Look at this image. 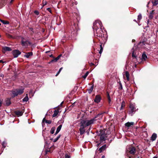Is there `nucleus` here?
Masks as SVG:
<instances>
[{
	"label": "nucleus",
	"instance_id": "obj_1",
	"mask_svg": "<svg viewBox=\"0 0 158 158\" xmlns=\"http://www.w3.org/2000/svg\"><path fill=\"white\" fill-rule=\"evenodd\" d=\"M99 27L100 29H102V23L100 21H96L93 23V29L94 30V33H95V31L99 29Z\"/></svg>",
	"mask_w": 158,
	"mask_h": 158
},
{
	"label": "nucleus",
	"instance_id": "obj_2",
	"mask_svg": "<svg viewBox=\"0 0 158 158\" xmlns=\"http://www.w3.org/2000/svg\"><path fill=\"white\" fill-rule=\"evenodd\" d=\"M24 89L22 88L20 89H17L12 91V93L14 97L17 96L22 94L24 92Z\"/></svg>",
	"mask_w": 158,
	"mask_h": 158
},
{
	"label": "nucleus",
	"instance_id": "obj_3",
	"mask_svg": "<svg viewBox=\"0 0 158 158\" xmlns=\"http://www.w3.org/2000/svg\"><path fill=\"white\" fill-rule=\"evenodd\" d=\"M126 152L127 153L128 152L131 154L134 155L136 152V149L134 147L130 145L127 148Z\"/></svg>",
	"mask_w": 158,
	"mask_h": 158
},
{
	"label": "nucleus",
	"instance_id": "obj_4",
	"mask_svg": "<svg viewBox=\"0 0 158 158\" xmlns=\"http://www.w3.org/2000/svg\"><path fill=\"white\" fill-rule=\"evenodd\" d=\"M96 33L95 32V33H94L95 35L101 38L103 36L104 34L102 31V29H99L98 30H96Z\"/></svg>",
	"mask_w": 158,
	"mask_h": 158
},
{
	"label": "nucleus",
	"instance_id": "obj_5",
	"mask_svg": "<svg viewBox=\"0 0 158 158\" xmlns=\"http://www.w3.org/2000/svg\"><path fill=\"white\" fill-rule=\"evenodd\" d=\"M130 110L129 111V114H130L131 115H132L133 113H135L136 111L135 104H130Z\"/></svg>",
	"mask_w": 158,
	"mask_h": 158
},
{
	"label": "nucleus",
	"instance_id": "obj_6",
	"mask_svg": "<svg viewBox=\"0 0 158 158\" xmlns=\"http://www.w3.org/2000/svg\"><path fill=\"white\" fill-rule=\"evenodd\" d=\"M21 44L23 46L27 47L28 46L29 44H30V43L28 41L22 38L21 40Z\"/></svg>",
	"mask_w": 158,
	"mask_h": 158
},
{
	"label": "nucleus",
	"instance_id": "obj_7",
	"mask_svg": "<svg viewBox=\"0 0 158 158\" xmlns=\"http://www.w3.org/2000/svg\"><path fill=\"white\" fill-rule=\"evenodd\" d=\"M21 52L18 50H14L12 52V54L15 58H16L18 57L19 55H20Z\"/></svg>",
	"mask_w": 158,
	"mask_h": 158
},
{
	"label": "nucleus",
	"instance_id": "obj_8",
	"mask_svg": "<svg viewBox=\"0 0 158 158\" xmlns=\"http://www.w3.org/2000/svg\"><path fill=\"white\" fill-rule=\"evenodd\" d=\"M101 100V98L99 95H96L95 96L94 101L96 103H98L100 102Z\"/></svg>",
	"mask_w": 158,
	"mask_h": 158
},
{
	"label": "nucleus",
	"instance_id": "obj_9",
	"mask_svg": "<svg viewBox=\"0 0 158 158\" xmlns=\"http://www.w3.org/2000/svg\"><path fill=\"white\" fill-rule=\"evenodd\" d=\"M95 120L94 118L91 119L89 120H86V127L89 126L90 124H93Z\"/></svg>",
	"mask_w": 158,
	"mask_h": 158
},
{
	"label": "nucleus",
	"instance_id": "obj_10",
	"mask_svg": "<svg viewBox=\"0 0 158 158\" xmlns=\"http://www.w3.org/2000/svg\"><path fill=\"white\" fill-rule=\"evenodd\" d=\"M147 58V56L146 54L144 53H143L141 56V58L140 59L141 60V62H143L146 61V60Z\"/></svg>",
	"mask_w": 158,
	"mask_h": 158
},
{
	"label": "nucleus",
	"instance_id": "obj_11",
	"mask_svg": "<svg viewBox=\"0 0 158 158\" xmlns=\"http://www.w3.org/2000/svg\"><path fill=\"white\" fill-rule=\"evenodd\" d=\"M106 139V135L105 134H102L100 135V140L101 142L105 141Z\"/></svg>",
	"mask_w": 158,
	"mask_h": 158
},
{
	"label": "nucleus",
	"instance_id": "obj_12",
	"mask_svg": "<svg viewBox=\"0 0 158 158\" xmlns=\"http://www.w3.org/2000/svg\"><path fill=\"white\" fill-rule=\"evenodd\" d=\"M2 50V52H5L6 51H11L12 49L10 48L9 47L5 46L3 47Z\"/></svg>",
	"mask_w": 158,
	"mask_h": 158
},
{
	"label": "nucleus",
	"instance_id": "obj_13",
	"mask_svg": "<svg viewBox=\"0 0 158 158\" xmlns=\"http://www.w3.org/2000/svg\"><path fill=\"white\" fill-rule=\"evenodd\" d=\"M107 147L106 144L102 146L98 149V151L100 153L104 151L106 148Z\"/></svg>",
	"mask_w": 158,
	"mask_h": 158
},
{
	"label": "nucleus",
	"instance_id": "obj_14",
	"mask_svg": "<svg viewBox=\"0 0 158 158\" xmlns=\"http://www.w3.org/2000/svg\"><path fill=\"white\" fill-rule=\"evenodd\" d=\"M157 137V134L156 133H154L152 134L151 137V140L152 141H153L156 139Z\"/></svg>",
	"mask_w": 158,
	"mask_h": 158
},
{
	"label": "nucleus",
	"instance_id": "obj_15",
	"mask_svg": "<svg viewBox=\"0 0 158 158\" xmlns=\"http://www.w3.org/2000/svg\"><path fill=\"white\" fill-rule=\"evenodd\" d=\"M134 125V123L133 122H128L125 124V126L128 128L132 127Z\"/></svg>",
	"mask_w": 158,
	"mask_h": 158
},
{
	"label": "nucleus",
	"instance_id": "obj_16",
	"mask_svg": "<svg viewBox=\"0 0 158 158\" xmlns=\"http://www.w3.org/2000/svg\"><path fill=\"white\" fill-rule=\"evenodd\" d=\"M15 114L18 116H22L23 112L22 111L17 110L15 111Z\"/></svg>",
	"mask_w": 158,
	"mask_h": 158
},
{
	"label": "nucleus",
	"instance_id": "obj_17",
	"mask_svg": "<svg viewBox=\"0 0 158 158\" xmlns=\"http://www.w3.org/2000/svg\"><path fill=\"white\" fill-rule=\"evenodd\" d=\"M80 127H86V120H83L80 123Z\"/></svg>",
	"mask_w": 158,
	"mask_h": 158
},
{
	"label": "nucleus",
	"instance_id": "obj_18",
	"mask_svg": "<svg viewBox=\"0 0 158 158\" xmlns=\"http://www.w3.org/2000/svg\"><path fill=\"white\" fill-rule=\"evenodd\" d=\"M85 127H81L80 128L79 130L80 131V133L81 135L83 134L85 131Z\"/></svg>",
	"mask_w": 158,
	"mask_h": 158
},
{
	"label": "nucleus",
	"instance_id": "obj_19",
	"mask_svg": "<svg viewBox=\"0 0 158 158\" xmlns=\"http://www.w3.org/2000/svg\"><path fill=\"white\" fill-rule=\"evenodd\" d=\"M62 126V125H60L58 127L56 131V133L55 134V135H56L60 131L61 128Z\"/></svg>",
	"mask_w": 158,
	"mask_h": 158
},
{
	"label": "nucleus",
	"instance_id": "obj_20",
	"mask_svg": "<svg viewBox=\"0 0 158 158\" xmlns=\"http://www.w3.org/2000/svg\"><path fill=\"white\" fill-rule=\"evenodd\" d=\"M33 54V53L32 52H29L27 53L26 54H25L24 56V57L28 58L30 56H32Z\"/></svg>",
	"mask_w": 158,
	"mask_h": 158
},
{
	"label": "nucleus",
	"instance_id": "obj_21",
	"mask_svg": "<svg viewBox=\"0 0 158 158\" xmlns=\"http://www.w3.org/2000/svg\"><path fill=\"white\" fill-rule=\"evenodd\" d=\"M61 55H59L57 57L54 59L53 60H51L50 62H56L59 59L60 57L61 56Z\"/></svg>",
	"mask_w": 158,
	"mask_h": 158
},
{
	"label": "nucleus",
	"instance_id": "obj_22",
	"mask_svg": "<svg viewBox=\"0 0 158 158\" xmlns=\"http://www.w3.org/2000/svg\"><path fill=\"white\" fill-rule=\"evenodd\" d=\"M11 104L10 99L7 98L6 101V106H9Z\"/></svg>",
	"mask_w": 158,
	"mask_h": 158
},
{
	"label": "nucleus",
	"instance_id": "obj_23",
	"mask_svg": "<svg viewBox=\"0 0 158 158\" xmlns=\"http://www.w3.org/2000/svg\"><path fill=\"white\" fill-rule=\"evenodd\" d=\"M45 122L47 123H48L49 124H50L51 123H52V121L50 120H46L45 119V118H44L43 120V121H42V122Z\"/></svg>",
	"mask_w": 158,
	"mask_h": 158
},
{
	"label": "nucleus",
	"instance_id": "obj_24",
	"mask_svg": "<svg viewBox=\"0 0 158 158\" xmlns=\"http://www.w3.org/2000/svg\"><path fill=\"white\" fill-rule=\"evenodd\" d=\"M153 6H156L158 5V0H153L152 1Z\"/></svg>",
	"mask_w": 158,
	"mask_h": 158
},
{
	"label": "nucleus",
	"instance_id": "obj_25",
	"mask_svg": "<svg viewBox=\"0 0 158 158\" xmlns=\"http://www.w3.org/2000/svg\"><path fill=\"white\" fill-rule=\"evenodd\" d=\"M59 113V111L55 110L54 112V113L52 115V117H56Z\"/></svg>",
	"mask_w": 158,
	"mask_h": 158
},
{
	"label": "nucleus",
	"instance_id": "obj_26",
	"mask_svg": "<svg viewBox=\"0 0 158 158\" xmlns=\"http://www.w3.org/2000/svg\"><path fill=\"white\" fill-rule=\"evenodd\" d=\"M126 76L127 77V80L128 81L129 80V74L128 71H126L125 72Z\"/></svg>",
	"mask_w": 158,
	"mask_h": 158
},
{
	"label": "nucleus",
	"instance_id": "obj_27",
	"mask_svg": "<svg viewBox=\"0 0 158 158\" xmlns=\"http://www.w3.org/2000/svg\"><path fill=\"white\" fill-rule=\"evenodd\" d=\"M0 21L4 24H8L9 23V21H5L0 19Z\"/></svg>",
	"mask_w": 158,
	"mask_h": 158
},
{
	"label": "nucleus",
	"instance_id": "obj_28",
	"mask_svg": "<svg viewBox=\"0 0 158 158\" xmlns=\"http://www.w3.org/2000/svg\"><path fill=\"white\" fill-rule=\"evenodd\" d=\"M28 100V97L27 94L26 95V96L23 99V102H27Z\"/></svg>",
	"mask_w": 158,
	"mask_h": 158
},
{
	"label": "nucleus",
	"instance_id": "obj_29",
	"mask_svg": "<svg viewBox=\"0 0 158 158\" xmlns=\"http://www.w3.org/2000/svg\"><path fill=\"white\" fill-rule=\"evenodd\" d=\"M94 88V85H92L90 88L88 89V91L89 94H90Z\"/></svg>",
	"mask_w": 158,
	"mask_h": 158
},
{
	"label": "nucleus",
	"instance_id": "obj_30",
	"mask_svg": "<svg viewBox=\"0 0 158 158\" xmlns=\"http://www.w3.org/2000/svg\"><path fill=\"white\" fill-rule=\"evenodd\" d=\"M125 102L124 101H123L121 103V106L120 108V110L123 109V108L125 107Z\"/></svg>",
	"mask_w": 158,
	"mask_h": 158
},
{
	"label": "nucleus",
	"instance_id": "obj_31",
	"mask_svg": "<svg viewBox=\"0 0 158 158\" xmlns=\"http://www.w3.org/2000/svg\"><path fill=\"white\" fill-rule=\"evenodd\" d=\"M55 127H52L51 130L50 132L52 134H53L55 131Z\"/></svg>",
	"mask_w": 158,
	"mask_h": 158
},
{
	"label": "nucleus",
	"instance_id": "obj_32",
	"mask_svg": "<svg viewBox=\"0 0 158 158\" xmlns=\"http://www.w3.org/2000/svg\"><path fill=\"white\" fill-rule=\"evenodd\" d=\"M60 136L61 135H59L55 139H54V140H53V142H56L58 140V139L60 138Z\"/></svg>",
	"mask_w": 158,
	"mask_h": 158
},
{
	"label": "nucleus",
	"instance_id": "obj_33",
	"mask_svg": "<svg viewBox=\"0 0 158 158\" xmlns=\"http://www.w3.org/2000/svg\"><path fill=\"white\" fill-rule=\"evenodd\" d=\"M107 98L108 99L109 104V105H110V102H111V99H110V97L108 94H107Z\"/></svg>",
	"mask_w": 158,
	"mask_h": 158
},
{
	"label": "nucleus",
	"instance_id": "obj_34",
	"mask_svg": "<svg viewBox=\"0 0 158 158\" xmlns=\"http://www.w3.org/2000/svg\"><path fill=\"white\" fill-rule=\"evenodd\" d=\"M47 2L46 1H44V0H43V6L41 7V9H42L43 8V7H44V6L46 5L47 4Z\"/></svg>",
	"mask_w": 158,
	"mask_h": 158
},
{
	"label": "nucleus",
	"instance_id": "obj_35",
	"mask_svg": "<svg viewBox=\"0 0 158 158\" xmlns=\"http://www.w3.org/2000/svg\"><path fill=\"white\" fill-rule=\"evenodd\" d=\"M100 46V49L99 51V53L100 54H101L102 52L103 48L102 47V45H101Z\"/></svg>",
	"mask_w": 158,
	"mask_h": 158
},
{
	"label": "nucleus",
	"instance_id": "obj_36",
	"mask_svg": "<svg viewBox=\"0 0 158 158\" xmlns=\"http://www.w3.org/2000/svg\"><path fill=\"white\" fill-rule=\"evenodd\" d=\"M142 19V15L141 14H140L138 16V21Z\"/></svg>",
	"mask_w": 158,
	"mask_h": 158
},
{
	"label": "nucleus",
	"instance_id": "obj_37",
	"mask_svg": "<svg viewBox=\"0 0 158 158\" xmlns=\"http://www.w3.org/2000/svg\"><path fill=\"white\" fill-rule=\"evenodd\" d=\"M89 74V73L88 72H87L85 73V74L83 76H82V77L84 78V79H85L86 77H87V76Z\"/></svg>",
	"mask_w": 158,
	"mask_h": 158
},
{
	"label": "nucleus",
	"instance_id": "obj_38",
	"mask_svg": "<svg viewBox=\"0 0 158 158\" xmlns=\"http://www.w3.org/2000/svg\"><path fill=\"white\" fill-rule=\"evenodd\" d=\"M62 69V67H61V68H60V69H59V71L57 72V74L56 75V76H57L60 73V72L61 71Z\"/></svg>",
	"mask_w": 158,
	"mask_h": 158
},
{
	"label": "nucleus",
	"instance_id": "obj_39",
	"mask_svg": "<svg viewBox=\"0 0 158 158\" xmlns=\"http://www.w3.org/2000/svg\"><path fill=\"white\" fill-rule=\"evenodd\" d=\"M2 145L4 148H5L6 146V144L5 142H3Z\"/></svg>",
	"mask_w": 158,
	"mask_h": 158
},
{
	"label": "nucleus",
	"instance_id": "obj_40",
	"mask_svg": "<svg viewBox=\"0 0 158 158\" xmlns=\"http://www.w3.org/2000/svg\"><path fill=\"white\" fill-rule=\"evenodd\" d=\"M34 13L37 15H38L39 14V12L37 10H35L34 12Z\"/></svg>",
	"mask_w": 158,
	"mask_h": 158
},
{
	"label": "nucleus",
	"instance_id": "obj_41",
	"mask_svg": "<svg viewBox=\"0 0 158 158\" xmlns=\"http://www.w3.org/2000/svg\"><path fill=\"white\" fill-rule=\"evenodd\" d=\"M132 56L133 57H134L136 58V55L135 54L134 52H133L132 54Z\"/></svg>",
	"mask_w": 158,
	"mask_h": 158
},
{
	"label": "nucleus",
	"instance_id": "obj_42",
	"mask_svg": "<svg viewBox=\"0 0 158 158\" xmlns=\"http://www.w3.org/2000/svg\"><path fill=\"white\" fill-rule=\"evenodd\" d=\"M47 10H48V11H49V12H50L51 13V9L50 8H48L47 9Z\"/></svg>",
	"mask_w": 158,
	"mask_h": 158
},
{
	"label": "nucleus",
	"instance_id": "obj_43",
	"mask_svg": "<svg viewBox=\"0 0 158 158\" xmlns=\"http://www.w3.org/2000/svg\"><path fill=\"white\" fill-rule=\"evenodd\" d=\"M65 158H70V157L68 154H66L65 155Z\"/></svg>",
	"mask_w": 158,
	"mask_h": 158
},
{
	"label": "nucleus",
	"instance_id": "obj_44",
	"mask_svg": "<svg viewBox=\"0 0 158 158\" xmlns=\"http://www.w3.org/2000/svg\"><path fill=\"white\" fill-rule=\"evenodd\" d=\"M102 114H98L95 117V118H97L98 116H99L100 115H102Z\"/></svg>",
	"mask_w": 158,
	"mask_h": 158
},
{
	"label": "nucleus",
	"instance_id": "obj_45",
	"mask_svg": "<svg viewBox=\"0 0 158 158\" xmlns=\"http://www.w3.org/2000/svg\"><path fill=\"white\" fill-rule=\"evenodd\" d=\"M2 103V100H0V107H1V106Z\"/></svg>",
	"mask_w": 158,
	"mask_h": 158
},
{
	"label": "nucleus",
	"instance_id": "obj_46",
	"mask_svg": "<svg viewBox=\"0 0 158 158\" xmlns=\"http://www.w3.org/2000/svg\"><path fill=\"white\" fill-rule=\"evenodd\" d=\"M60 122V123H63L64 122V121L63 120H60L59 121V122Z\"/></svg>",
	"mask_w": 158,
	"mask_h": 158
},
{
	"label": "nucleus",
	"instance_id": "obj_47",
	"mask_svg": "<svg viewBox=\"0 0 158 158\" xmlns=\"http://www.w3.org/2000/svg\"><path fill=\"white\" fill-rule=\"evenodd\" d=\"M14 0H11L10 1V3H12V2H13Z\"/></svg>",
	"mask_w": 158,
	"mask_h": 158
},
{
	"label": "nucleus",
	"instance_id": "obj_48",
	"mask_svg": "<svg viewBox=\"0 0 158 158\" xmlns=\"http://www.w3.org/2000/svg\"><path fill=\"white\" fill-rule=\"evenodd\" d=\"M4 62H3V61L2 60H0V63H4Z\"/></svg>",
	"mask_w": 158,
	"mask_h": 158
},
{
	"label": "nucleus",
	"instance_id": "obj_49",
	"mask_svg": "<svg viewBox=\"0 0 158 158\" xmlns=\"http://www.w3.org/2000/svg\"><path fill=\"white\" fill-rule=\"evenodd\" d=\"M77 2H74V4L75 5H77Z\"/></svg>",
	"mask_w": 158,
	"mask_h": 158
},
{
	"label": "nucleus",
	"instance_id": "obj_50",
	"mask_svg": "<svg viewBox=\"0 0 158 158\" xmlns=\"http://www.w3.org/2000/svg\"><path fill=\"white\" fill-rule=\"evenodd\" d=\"M120 86H121V89H122V85L121 83H120Z\"/></svg>",
	"mask_w": 158,
	"mask_h": 158
},
{
	"label": "nucleus",
	"instance_id": "obj_51",
	"mask_svg": "<svg viewBox=\"0 0 158 158\" xmlns=\"http://www.w3.org/2000/svg\"><path fill=\"white\" fill-rule=\"evenodd\" d=\"M99 145H100V143L98 144H97V147H98Z\"/></svg>",
	"mask_w": 158,
	"mask_h": 158
},
{
	"label": "nucleus",
	"instance_id": "obj_52",
	"mask_svg": "<svg viewBox=\"0 0 158 158\" xmlns=\"http://www.w3.org/2000/svg\"><path fill=\"white\" fill-rule=\"evenodd\" d=\"M63 102H62L61 103V104H60V105H62V104H63Z\"/></svg>",
	"mask_w": 158,
	"mask_h": 158
},
{
	"label": "nucleus",
	"instance_id": "obj_53",
	"mask_svg": "<svg viewBox=\"0 0 158 158\" xmlns=\"http://www.w3.org/2000/svg\"><path fill=\"white\" fill-rule=\"evenodd\" d=\"M102 158H105V156H103L102 157Z\"/></svg>",
	"mask_w": 158,
	"mask_h": 158
},
{
	"label": "nucleus",
	"instance_id": "obj_54",
	"mask_svg": "<svg viewBox=\"0 0 158 158\" xmlns=\"http://www.w3.org/2000/svg\"><path fill=\"white\" fill-rule=\"evenodd\" d=\"M50 57H52V55H51L50 56Z\"/></svg>",
	"mask_w": 158,
	"mask_h": 158
},
{
	"label": "nucleus",
	"instance_id": "obj_55",
	"mask_svg": "<svg viewBox=\"0 0 158 158\" xmlns=\"http://www.w3.org/2000/svg\"><path fill=\"white\" fill-rule=\"evenodd\" d=\"M157 158V157H156L155 156L153 158Z\"/></svg>",
	"mask_w": 158,
	"mask_h": 158
},
{
	"label": "nucleus",
	"instance_id": "obj_56",
	"mask_svg": "<svg viewBox=\"0 0 158 158\" xmlns=\"http://www.w3.org/2000/svg\"><path fill=\"white\" fill-rule=\"evenodd\" d=\"M135 40H132V42H134V41Z\"/></svg>",
	"mask_w": 158,
	"mask_h": 158
},
{
	"label": "nucleus",
	"instance_id": "obj_57",
	"mask_svg": "<svg viewBox=\"0 0 158 158\" xmlns=\"http://www.w3.org/2000/svg\"><path fill=\"white\" fill-rule=\"evenodd\" d=\"M120 89H121V86H120Z\"/></svg>",
	"mask_w": 158,
	"mask_h": 158
},
{
	"label": "nucleus",
	"instance_id": "obj_58",
	"mask_svg": "<svg viewBox=\"0 0 158 158\" xmlns=\"http://www.w3.org/2000/svg\"><path fill=\"white\" fill-rule=\"evenodd\" d=\"M134 21H135V22H136V21L135 20H134Z\"/></svg>",
	"mask_w": 158,
	"mask_h": 158
},
{
	"label": "nucleus",
	"instance_id": "obj_59",
	"mask_svg": "<svg viewBox=\"0 0 158 158\" xmlns=\"http://www.w3.org/2000/svg\"><path fill=\"white\" fill-rule=\"evenodd\" d=\"M149 20H148V21H147V22H148H148H149Z\"/></svg>",
	"mask_w": 158,
	"mask_h": 158
},
{
	"label": "nucleus",
	"instance_id": "obj_60",
	"mask_svg": "<svg viewBox=\"0 0 158 158\" xmlns=\"http://www.w3.org/2000/svg\"><path fill=\"white\" fill-rule=\"evenodd\" d=\"M128 157H130H130H131V156H128Z\"/></svg>",
	"mask_w": 158,
	"mask_h": 158
},
{
	"label": "nucleus",
	"instance_id": "obj_61",
	"mask_svg": "<svg viewBox=\"0 0 158 158\" xmlns=\"http://www.w3.org/2000/svg\"><path fill=\"white\" fill-rule=\"evenodd\" d=\"M1 25V24H0V25Z\"/></svg>",
	"mask_w": 158,
	"mask_h": 158
}]
</instances>
